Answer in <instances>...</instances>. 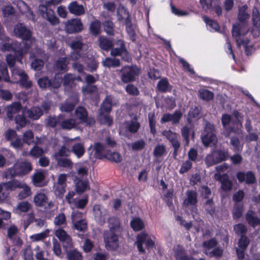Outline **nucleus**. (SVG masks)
I'll return each mask as SVG.
<instances>
[{
	"label": "nucleus",
	"mask_w": 260,
	"mask_h": 260,
	"mask_svg": "<svg viewBox=\"0 0 260 260\" xmlns=\"http://www.w3.org/2000/svg\"><path fill=\"white\" fill-rule=\"evenodd\" d=\"M32 170L31 164L27 161H21L16 162L7 171L8 175L12 177L23 176L28 174Z\"/></svg>",
	"instance_id": "nucleus-1"
},
{
	"label": "nucleus",
	"mask_w": 260,
	"mask_h": 260,
	"mask_svg": "<svg viewBox=\"0 0 260 260\" xmlns=\"http://www.w3.org/2000/svg\"><path fill=\"white\" fill-rule=\"evenodd\" d=\"M229 157V150L227 148L219 149L207 155L205 158V163L208 167H210L225 161Z\"/></svg>",
	"instance_id": "nucleus-2"
},
{
	"label": "nucleus",
	"mask_w": 260,
	"mask_h": 260,
	"mask_svg": "<svg viewBox=\"0 0 260 260\" xmlns=\"http://www.w3.org/2000/svg\"><path fill=\"white\" fill-rule=\"evenodd\" d=\"M135 244L137 246L139 253L142 254L146 253V250L143 247V244L145 245L146 248L147 250H150L155 246L154 241L146 232H141L137 235Z\"/></svg>",
	"instance_id": "nucleus-3"
},
{
	"label": "nucleus",
	"mask_w": 260,
	"mask_h": 260,
	"mask_svg": "<svg viewBox=\"0 0 260 260\" xmlns=\"http://www.w3.org/2000/svg\"><path fill=\"white\" fill-rule=\"evenodd\" d=\"M116 47H113L110 52L111 56L113 57L120 56L121 59L126 62H131L132 57L127 50L125 43L123 40H117L115 43Z\"/></svg>",
	"instance_id": "nucleus-4"
},
{
	"label": "nucleus",
	"mask_w": 260,
	"mask_h": 260,
	"mask_svg": "<svg viewBox=\"0 0 260 260\" xmlns=\"http://www.w3.org/2000/svg\"><path fill=\"white\" fill-rule=\"evenodd\" d=\"M120 232L109 230H105L103 233V238L106 248L109 250H116L119 246V238Z\"/></svg>",
	"instance_id": "nucleus-5"
},
{
	"label": "nucleus",
	"mask_w": 260,
	"mask_h": 260,
	"mask_svg": "<svg viewBox=\"0 0 260 260\" xmlns=\"http://www.w3.org/2000/svg\"><path fill=\"white\" fill-rule=\"evenodd\" d=\"M120 72L121 81L124 83H128L135 80L136 77L140 73V69L136 65H127L123 67Z\"/></svg>",
	"instance_id": "nucleus-6"
},
{
	"label": "nucleus",
	"mask_w": 260,
	"mask_h": 260,
	"mask_svg": "<svg viewBox=\"0 0 260 260\" xmlns=\"http://www.w3.org/2000/svg\"><path fill=\"white\" fill-rule=\"evenodd\" d=\"M14 33L17 38L22 40V42H28L31 44L34 38L31 31L27 28L23 23H18L14 28Z\"/></svg>",
	"instance_id": "nucleus-7"
},
{
	"label": "nucleus",
	"mask_w": 260,
	"mask_h": 260,
	"mask_svg": "<svg viewBox=\"0 0 260 260\" xmlns=\"http://www.w3.org/2000/svg\"><path fill=\"white\" fill-rule=\"evenodd\" d=\"M61 80L55 74L53 78L49 79L47 76H43L38 80L39 87L43 89H57L60 87Z\"/></svg>",
	"instance_id": "nucleus-8"
},
{
	"label": "nucleus",
	"mask_w": 260,
	"mask_h": 260,
	"mask_svg": "<svg viewBox=\"0 0 260 260\" xmlns=\"http://www.w3.org/2000/svg\"><path fill=\"white\" fill-rule=\"evenodd\" d=\"M23 46H22L21 44L16 41L12 42V51L15 53L20 60H22L25 54L28 53L31 46L28 42H23Z\"/></svg>",
	"instance_id": "nucleus-9"
},
{
	"label": "nucleus",
	"mask_w": 260,
	"mask_h": 260,
	"mask_svg": "<svg viewBox=\"0 0 260 260\" xmlns=\"http://www.w3.org/2000/svg\"><path fill=\"white\" fill-rule=\"evenodd\" d=\"M23 46H22L21 44L16 41L12 42V51L15 53L20 60H22L25 54L28 53L31 46L28 42H23Z\"/></svg>",
	"instance_id": "nucleus-10"
},
{
	"label": "nucleus",
	"mask_w": 260,
	"mask_h": 260,
	"mask_svg": "<svg viewBox=\"0 0 260 260\" xmlns=\"http://www.w3.org/2000/svg\"><path fill=\"white\" fill-rule=\"evenodd\" d=\"M75 114L77 119L81 123H84L88 125H91L95 123L94 118L88 117L87 110L82 106L77 107L75 109Z\"/></svg>",
	"instance_id": "nucleus-11"
},
{
	"label": "nucleus",
	"mask_w": 260,
	"mask_h": 260,
	"mask_svg": "<svg viewBox=\"0 0 260 260\" xmlns=\"http://www.w3.org/2000/svg\"><path fill=\"white\" fill-rule=\"evenodd\" d=\"M250 243V240L247 236H241L238 241V247L236 248V253L239 260L245 258V253Z\"/></svg>",
	"instance_id": "nucleus-12"
},
{
	"label": "nucleus",
	"mask_w": 260,
	"mask_h": 260,
	"mask_svg": "<svg viewBox=\"0 0 260 260\" xmlns=\"http://www.w3.org/2000/svg\"><path fill=\"white\" fill-rule=\"evenodd\" d=\"M83 29V25L80 19H71L68 20L66 23L65 29L68 34L79 32Z\"/></svg>",
	"instance_id": "nucleus-13"
},
{
	"label": "nucleus",
	"mask_w": 260,
	"mask_h": 260,
	"mask_svg": "<svg viewBox=\"0 0 260 260\" xmlns=\"http://www.w3.org/2000/svg\"><path fill=\"white\" fill-rule=\"evenodd\" d=\"M236 177L240 183L245 182L247 184H252L256 182V177L253 172L248 171L246 173L239 171L236 174Z\"/></svg>",
	"instance_id": "nucleus-14"
},
{
	"label": "nucleus",
	"mask_w": 260,
	"mask_h": 260,
	"mask_svg": "<svg viewBox=\"0 0 260 260\" xmlns=\"http://www.w3.org/2000/svg\"><path fill=\"white\" fill-rule=\"evenodd\" d=\"M182 117V113L180 110H175L173 114L169 113L164 114L161 118V123L171 122L173 124H177L179 123Z\"/></svg>",
	"instance_id": "nucleus-15"
},
{
	"label": "nucleus",
	"mask_w": 260,
	"mask_h": 260,
	"mask_svg": "<svg viewBox=\"0 0 260 260\" xmlns=\"http://www.w3.org/2000/svg\"><path fill=\"white\" fill-rule=\"evenodd\" d=\"M162 135L168 140L173 148L180 147L181 144L178 134L169 129L164 131Z\"/></svg>",
	"instance_id": "nucleus-16"
},
{
	"label": "nucleus",
	"mask_w": 260,
	"mask_h": 260,
	"mask_svg": "<svg viewBox=\"0 0 260 260\" xmlns=\"http://www.w3.org/2000/svg\"><path fill=\"white\" fill-rule=\"evenodd\" d=\"M215 177L216 180L220 181L221 184V187L222 190L228 191L232 189L233 183L229 179V176L226 174H223L222 175L215 174Z\"/></svg>",
	"instance_id": "nucleus-17"
},
{
	"label": "nucleus",
	"mask_w": 260,
	"mask_h": 260,
	"mask_svg": "<svg viewBox=\"0 0 260 260\" xmlns=\"http://www.w3.org/2000/svg\"><path fill=\"white\" fill-rule=\"evenodd\" d=\"M93 151H94V156L96 158L103 159L106 158L109 150L104 145L97 142L94 144Z\"/></svg>",
	"instance_id": "nucleus-18"
},
{
	"label": "nucleus",
	"mask_w": 260,
	"mask_h": 260,
	"mask_svg": "<svg viewBox=\"0 0 260 260\" xmlns=\"http://www.w3.org/2000/svg\"><path fill=\"white\" fill-rule=\"evenodd\" d=\"M186 198L183 201L184 206L188 207L189 206H196L198 203V193L196 190H187L186 192Z\"/></svg>",
	"instance_id": "nucleus-19"
},
{
	"label": "nucleus",
	"mask_w": 260,
	"mask_h": 260,
	"mask_svg": "<svg viewBox=\"0 0 260 260\" xmlns=\"http://www.w3.org/2000/svg\"><path fill=\"white\" fill-rule=\"evenodd\" d=\"M255 213L252 210H249L245 214V219L247 223L254 228L257 225H260V218L255 216Z\"/></svg>",
	"instance_id": "nucleus-20"
},
{
	"label": "nucleus",
	"mask_w": 260,
	"mask_h": 260,
	"mask_svg": "<svg viewBox=\"0 0 260 260\" xmlns=\"http://www.w3.org/2000/svg\"><path fill=\"white\" fill-rule=\"evenodd\" d=\"M69 12L77 16H80L84 14L85 9L83 5H79L76 1H73L68 5Z\"/></svg>",
	"instance_id": "nucleus-21"
},
{
	"label": "nucleus",
	"mask_w": 260,
	"mask_h": 260,
	"mask_svg": "<svg viewBox=\"0 0 260 260\" xmlns=\"http://www.w3.org/2000/svg\"><path fill=\"white\" fill-rule=\"evenodd\" d=\"M27 117L32 120L39 119L43 114L41 108L38 106H33L26 111Z\"/></svg>",
	"instance_id": "nucleus-22"
},
{
	"label": "nucleus",
	"mask_w": 260,
	"mask_h": 260,
	"mask_svg": "<svg viewBox=\"0 0 260 260\" xmlns=\"http://www.w3.org/2000/svg\"><path fill=\"white\" fill-rule=\"evenodd\" d=\"M22 105L19 102H14L8 107L7 116L10 120H12L14 115L20 111Z\"/></svg>",
	"instance_id": "nucleus-23"
},
{
	"label": "nucleus",
	"mask_w": 260,
	"mask_h": 260,
	"mask_svg": "<svg viewBox=\"0 0 260 260\" xmlns=\"http://www.w3.org/2000/svg\"><path fill=\"white\" fill-rule=\"evenodd\" d=\"M99 46L103 50L108 51L112 50L113 47V42L105 36H101L98 39Z\"/></svg>",
	"instance_id": "nucleus-24"
},
{
	"label": "nucleus",
	"mask_w": 260,
	"mask_h": 260,
	"mask_svg": "<svg viewBox=\"0 0 260 260\" xmlns=\"http://www.w3.org/2000/svg\"><path fill=\"white\" fill-rule=\"evenodd\" d=\"M35 204L40 207L45 206L48 205L50 207L52 203H48V199L46 195L43 193H38L34 197Z\"/></svg>",
	"instance_id": "nucleus-25"
},
{
	"label": "nucleus",
	"mask_w": 260,
	"mask_h": 260,
	"mask_svg": "<svg viewBox=\"0 0 260 260\" xmlns=\"http://www.w3.org/2000/svg\"><path fill=\"white\" fill-rule=\"evenodd\" d=\"M63 85L65 87L72 88L76 85L75 82V75L72 73H67L61 79Z\"/></svg>",
	"instance_id": "nucleus-26"
},
{
	"label": "nucleus",
	"mask_w": 260,
	"mask_h": 260,
	"mask_svg": "<svg viewBox=\"0 0 260 260\" xmlns=\"http://www.w3.org/2000/svg\"><path fill=\"white\" fill-rule=\"evenodd\" d=\"M126 31L131 40L135 42L136 39V34L135 30V26L132 23L131 19L128 16L125 21Z\"/></svg>",
	"instance_id": "nucleus-27"
},
{
	"label": "nucleus",
	"mask_w": 260,
	"mask_h": 260,
	"mask_svg": "<svg viewBox=\"0 0 260 260\" xmlns=\"http://www.w3.org/2000/svg\"><path fill=\"white\" fill-rule=\"evenodd\" d=\"M65 117L64 114H60L57 116H49L46 120V124L51 128L55 127L57 125H60V120Z\"/></svg>",
	"instance_id": "nucleus-28"
},
{
	"label": "nucleus",
	"mask_w": 260,
	"mask_h": 260,
	"mask_svg": "<svg viewBox=\"0 0 260 260\" xmlns=\"http://www.w3.org/2000/svg\"><path fill=\"white\" fill-rule=\"evenodd\" d=\"M60 120V127L64 130H71L76 127L77 124L75 119L70 118Z\"/></svg>",
	"instance_id": "nucleus-29"
},
{
	"label": "nucleus",
	"mask_w": 260,
	"mask_h": 260,
	"mask_svg": "<svg viewBox=\"0 0 260 260\" xmlns=\"http://www.w3.org/2000/svg\"><path fill=\"white\" fill-rule=\"evenodd\" d=\"M108 224L109 230L121 233V229L120 222L118 218L115 216L110 217L108 219Z\"/></svg>",
	"instance_id": "nucleus-30"
},
{
	"label": "nucleus",
	"mask_w": 260,
	"mask_h": 260,
	"mask_svg": "<svg viewBox=\"0 0 260 260\" xmlns=\"http://www.w3.org/2000/svg\"><path fill=\"white\" fill-rule=\"evenodd\" d=\"M102 64L104 67L108 68H117L120 66L121 62L119 59L115 57L113 58L108 57L103 61Z\"/></svg>",
	"instance_id": "nucleus-31"
},
{
	"label": "nucleus",
	"mask_w": 260,
	"mask_h": 260,
	"mask_svg": "<svg viewBox=\"0 0 260 260\" xmlns=\"http://www.w3.org/2000/svg\"><path fill=\"white\" fill-rule=\"evenodd\" d=\"M89 188L88 181L87 180H83L79 179L76 183V191L79 194H81L86 189Z\"/></svg>",
	"instance_id": "nucleus-32"
},
{
	"label": "nucleus",
	"mask_w": 260,
	"mask_h": 260,
	"mask_svg": "<svg viewBox=\"0 0 260 260\" xmlns=\"http://www.w3.org/2000/svg\"><path fill=\"white\" fill-rule=\"evenodd\" d=\"M130 225L135 232L140 231L145 227L143 221L140 217L133 218L131 221Z\"/></svg>",
	"instance_id": "nucleus-33"
},
{
	"label": "nucleus",
	"mask_w": 260,
	"mask_h": 260,
	"mask_svg": "<svg viewBox=\"0 0 260 260\" xmlns=\"http://www.w3.org/2000/svg\"><path fill=\"white\" fill-rule=\"evenodd\" d=\"M20 80L19 81V84L23 88L28 89L32 86V82L31 81L28 80V75L24 72L19 74Z\"/></svg>",
	"instance_id": "nucleus-34"
},
{
	"label": "nucleus",
	"mask_w": 260,
	"mask_h": 260,
	"mask_svg": "<svg viewBox=\"0 0 260 260\" xmlns=\"http://www.w3.org/2000/svg\"><path fill=\"white\" fill-rule=\"evenodd\" d=\"M247 9L246 5L239 8L238 19L240 22H245L249 19L250 15L246 12Z\"/></svg>",
	"instance_id": "nucleus-35"
},
{
	"label": "nucleus",
	"mask_w": 260,
	"mask_h": 260,
	"mask_svg": "<svg viewBox=\"0 0 260 260\" xmlns=\"http://www.w3.org/2000/svg\"><path fill=\"white\" fill-rule=\"evenodd\" d=\"M78 157L81 158L85 153V150L83 144L81 143H75L72 147L71 151Z\"/></svg>",
	"instance_id": "nucleus-36"
},
{
	"label": "nucleus",
	"mask_w": 260,
	"mask_h": 260,
	"mask_svg": "<svg viewBox=\"0 0 260 260\" xmlns=\"http://www.w3.org/2000/svg\"><path fill=\"white\" fill-rule=\"evenodd\" d=\"M204 208L206 213L213 217L215 212V207L213 199H208L204 204Z\"/></svg>",
	"instance_id": "nucleus-37"
},
{
	"label": "nucleus",
	"mask_w": 260,
	"mask_h": 260,
	"mask_svg": "<svg viewBox=\"0 0 260 260\" xmlns=\"http://www.w3.org/2000/svg\"><path fill=\"white\" fill-rule=\"evenodd\" d=\"M69 64L68 58L67 57H59L55 63L56 69L61 71H67Z\"/></svg>",
	"instance_id": "nucleus-38"
},
{
	"label": "nucleus",
	"mask_w": 260,
	"mask_h": 260,
	"mask_svg": "<svg viewBox=\"0 0 260 260\" xmlns=\"http://www.w3.org/2000/svg\"><path fill=\"white\" fill-rule=\"evenodd\" d=\"M101 27V23L100 20L95 19L91 22L89 26V31L90 34L94 36H97L100 33Z\"/></svg>",
	"instance_id": "nucleus-39"
},
{
	"label": "nucleus",
	"mask_w": 260,
	"mask_h": 260,
	"mask_svg": "<svg viewBox=\"0 0 260 260\" xmlns=\"http://www.w3.org/2000/svg\"><path fill=\"white\" fill-rule=\"evenodd\" d=\"M112 110V101L106 98L100 107V116L104 114H109Z\"/></svg>",
	"instance_id": "nucleus-40"
},
{
	"label": "nucleus",
	"mask_w": 260,
	"mask_h": 260,
	"mask_svg": "<svg viewBox=\"0 0 260 260\" xmlns=\"http://www.w3.org/2000/svg\"><path fill=\"white\" fill-rule=\"evenodd\" d=\"M252 24L257 29L260 27V14L258 9L254 7L252 13Z\"/></svg>",
	"instance_id": "nucleus-41"
},
{
	"label": "nucleus",
	"mask_w": 260,
	"mask_h": 260,
	"mask_svg": "<svg viewBox=\"0 0 260 260\" xmlns=\"http://www.w3.org/2000/svg\"><path fill=\"white\" fill-rule=\"evenodd\" d=\"M148 118L150 127V132L153 135H154L156 133V129L155 128L156 122L154 112H149L148 113Z\"/></svg>",
	"instance_id": "nucleus-42"
},
{
	"label": "nucleus",
	"mask_w": 260,
	"mask_h": 260,
	"mask_svg": "<svg viewBox=\"0 0 260 260\" xmlns=\"http://www.w3.org/2000/svg\"><path fill=\"white\" fill-rule=\"evenodd\" d=\"M216 138V137L214 133L207 132L204 133V135L202 137V140L204 145L207 146L213 142Z\"/></svg>",
	"instance_id": "nucleus-43"
},
{
	"label": "nucleus",
	"mask_w": 260,
	"mask_h": 260,
	"mask_svg": "<svg viewBox=\"0 0 260 260\" xmlns=\"http://www.w3.org/2000/svg\"><path fill=\"white\" fill-rule=\"evenodd\" d=\"M232 32L233 36L237 38L236 41L239 46L244 44V40L239 38L241 34V28L239 25H233Z\"/></svg>",
	"instance_id": "nucleus-44"
},
{
	"label": "nucleus",
	"mask_w": 260,
	"mask_h": 260,
	"mask_svg": "<svg viewBox=\"0 0 260 260\" xmlns=\"http://www.w3.org/2000/svg\"><path fill=\"white\" fill-rule=\"evenodd\" d=\"M105 158L116 163H119L122 160V157L119 153L111 152L110 150H109Z\"/></svg>",
	"instance_id": "nucleus-45"
},
{
	"label": "nucleus",
	"mask_w": 260,
	"mask_h": 260,
	"mask_svg": "<svg viewBox=\"0 0 260 260\" xmlns=\"http://www.w3.org/2000/svg\"><path fill=\"white\" fill-rule=\"evenodd\" d=\"M199 93L200 98L204 101H210L214 98L213 92L208 89H201Z\"/></svg>",
	"instance_id": "nucleus-46"
},
{
	"label": "nucleus",
	"mask_w": 260,
	"mask_h": 260,
	"mask_svg": "<svg viewBox=\"0 0 260 260\" xmlns=\"http://www.w3.org/2000/svg\"><path fill=\"white\" fill-rule=\"evenodd\" d=\"M244 211V206L243 204H235L233 211V217L235 219L240 218Z\"/></svg>",
	"instance_id": "nucleus-47"
},
{
	"label": "nucleus",
	"mask_w": 260,
	"mask_h": 260,
	"mask_svg": "<svg viewBox=\"0 0 260 260\" xmlns=\"http://www.w3.org/2000/svg\"><path fill=\"white\" fill-rule=\"evenodd\" d=\"M203 19L206 25L211 28L210 30L212 29L214 31H218L219 30L220 26L216 21L210 19L205 15L203 17Z\"/></svg>",
	"instance_id": "nucleus-48"
},
{
	"label": "nucleus",
	"mask_w": 260,
	"mask_h": 260,
	"mask_svg": "<svg viewBox=\"0 0 260 260\" xmlns=\"http://www.w3.org/2000/svg\"><path fill=\"white\" fill-rule=\"evenodd\" d=\"M234 231L237 236H246L247 233V227L242 223H237L234 226Z\"/></svg>",
	"instance_id": "nucleus-49"
},
{
	"label": "nucleus",
	"mask_w": 260,
	"mask_h": 260,
	"mask_svg": "<svg viewBox=\"0 0 260 260\" xmlns=\"http://www.w3.org/2000/svg\"><path fill=\"white\" fill-rule=\"evenodd\" d=\"M68 260H83L81 252L77 249L70 250L67 253Z\"/></svg>",
	"instance_id": "nucleus-50"
},
{
	"label": "nucleus",
	"mask_w": 260,
	"mask_h": 260,
	"mask_svg": "<svg viewBox=\"0 0 260 260\" xmlns=\"http://www.w3.org/2000/svg\"><path fill=\"white\" fill-rule=\"evenodd\" d=\"M55 235L62 242L71 240V237L62 229H58L55 231Z\"/></svg>",
	"instance_id": "nucleus-51"
},
{
	"label": "nucleus",
	"mask_w": 260,
	"mask_h": 260,
	"mask_svg": "<svg viewBox=\"0 0 260 260\" xmlns=\"http://www.w3.org/2000/svg\"><path fill=\"white\" fill-rule=\"evenodd\" d=\"M74 229L84 233L87 229V223L86 220H79L73 223Z\"/></svg>",
	"instance_id": "nucleus-52"
},
{
	"label": "nucleus",
	"mask_w": 260,
	"mask_h": 260,
	"mask_svg": "<svg viewBox=\"0 0 260 260\" xmlns=\"http://www.w3.org/2000/svg\"><path fill=\"white\" fill-rule=\"evenodd\" d=\"M140 127V123L137 121V118L132 120L127 125L128 131L132 133H137Z\"/></svg>",
	"instance_id": "nucleus-53"
},
{
	"label": "nucleus",
	"mask_w": 260,
	"mask_h": 260,
	"mask_svg": "<svg viewBox=\"0 0 260 260\" xmlns=\"http://www.w3.org/2000/svg\"><path fill=\"white\" fill-rule=\"evenodd\" d=\"M170 84L167 78H164L160 80L157 84V88L159 91L161 92H166L168 90Z\"/></svg>",
	"instance_id": "nucleus-54"
},
{
	"label": "nucleus",
	"mask_w": 260,
	"mask_h": 260,
	"mask_svg": "<svg viewBox=\"0 0 260 260\" xmlns=\"http://www.w3.org/2000/svg\"><path fill=\"white\" fill-rule=\"evenodd\" d=\"M104 31L108 35L113 36L114 34V24L111 20L105 21L104 23Z\"/></svg>",
	"instance_id": "nucleus-55"
},
{
	"label": "nucleus",
	"mask_w": 260,
	"mask_h": 260,
	"mask_svg": "<svg viewBox=\"0 0 260 260\" xmlns=\"http://www.w3.org/2000/svg\"><path fill=\"white\" fill-rule=\"evenodd\" d=\"M174 255L176 260H189L185 250L182 247L178 248L175 251Z\"/></svg>",
	"instance_id": "nucleus-56"
},
{
	"label": "nucleus",
	"mask_w": 260,
	"mask_h": 260,
	"mask_svg": "<svg viewBox=\"0 0 260 260\" xmlns=\"http://www.w3.org/2000/svg\"><path fill=\"white\" fill-rule=\"evenodd\" d=\"M166 153V146L164 144L157 145L153 150V155L155 157H160Z\"/></svg>",
	"instance_id": "nucleus-57"
},
{
	"label": "nucleus",
	"mask_w": 260,
	"mask_h": 260,
	"mask_svg": "<svg viewBox=\"0 0 260 260\" xmlns=\"http://www.w3.org/2000/svg\"><path fill=\"white\" fill-rule=\"evenodd\" d=\"M0 72L3 77V80L7 82H10V79L7 66L5 62L2 61L0 62Z\"/></svg>",
	"instance_id": "nucleus-58"
},
{
	"label": "nucleus",
	"mask_w": 260,
	"mask_h": 260,
	"mask_svg": "<svg viewBox=\"0 0 260 260\" xmlns=\"http://www.w3.org/2000/svg\"><path fill=\"white\" fill-rule=\"evenodd\" d=\"M71 150L64 145L62 146L58 151L55 153V158H61V157H68L70 155Z\"/></svg>",
	"instance_id": "nucleus-59"
},
{
	"label": "nucleus",
	"mask_w": 260,
	"mask_h": 260,
	"mask_svg": "<svg viewBox=\"0 0 260 260\" xmlns=\"http://www.w3.org/2000/svg\"><path fill=\"white\" fill-rule=\"evenodd\" d=\"M34 133L30 130H27L23 134L22 141L24 143L30 145L34 141Z\"/></svg>",
	"instance_id": "nucleus-60"
},
{
	"label": "nucleus",
	"mask_w": 260,
	"mask_h": 260,
	"mask_svg": "<svg viewBox=\"0 0 260 260\" xmlns=\"http://www.w3.org/2000/svg\"><path fill=\"white\" fill-rule=\"evenodd\" d=\"M57 161V165L63 168H72L73 163L72 161L67 158H55Z\"/></svg>",
	"instance_id": "nucleus-61"
},
{
	"label": "nucleus",
	"mask_w": 260,
	"mask_h": 260,
	"mask_svg": "<svg viewBox=\"0 0 260 260\" xmlns=\"http://www.w3.org/2000/svg\"><path fill=\"white\" fill-rule=\"evenodd\" d=\"M75 106V103L72 102H65L61 105L60 110L62 112L70 113L74 110Z\"/></svg>",
	"instance_id": "nucleus-62"
},
{
	"label": "nucleus",
	"mask_w": 260,
	"mask_h": 260,
	"mask_svg": "<svg viewBox=\"0 0 260 260\" xmlns=\"http://www.w3.org/2000/svg\"><path fill=\"white\" fill-rule=\"evenodd\" d=\"M181 133L182 138L185 142V144L188 145L189 143V136L190 134V128L185 125L181 129Z\"/></svg>",
	"instance_id": "nucleus-63"
},
{
	"label": "nucleus",
	"mask_w": 260,
	"mask_h": 260,
	"mask_svg": "<svg viewBox=\"0 0 260 260\" xmlns=\"http://www.w3.org/2000/svg\"><path fill=\"white\" fill-rule=\"evenodd\" d=\"M49 231L46 230L43 232L35 234L31 236L30 238L32 241H40L44 240L48 236Z\"/></svg>",
	"instance_id": "nucleus-64"
}]
</instances>
